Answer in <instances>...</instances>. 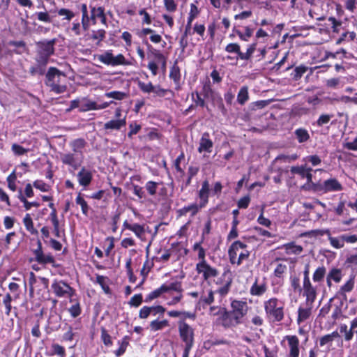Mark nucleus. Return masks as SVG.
<instances>
[{
  "instance_id": "nucleus-63",
  "label": "nucleus",
  "mask_w": 357,
  "mask_h": 357,
  "mask_svg": "<svg viewBox=\"0 0 357 357\" xmlns=\"http://www.w3.org/2000/svg\"><path fill=\"white\" fill-rule=\"evenodd\" d=\"M332 117H333L332 114H321L317 121V126H322L328 123Z\"/></svg>"
},
{
  "instance_id": "nucleus-15",
  "label": "nucleus",
  "mask_w": 357,
  "mask_h": 357,
  "mask_svg": "<svg viewBox=\"0 0 357 357\" xmlns=\"http://www.w3.org/2000/svg\"><path fill=\"white\" fill-rule=\"evenodd\" d=\"M172 285L176 286L177 289H172V291L176 292V295L173 296L169 301H167V305L169 306H175L178 304L183 299V288L181 285V282L178 281H175L172 282Z\"/></svg>"
},
{
  "instance_id": "nucleus-27",
  "label": "nucleus",
  "mask_w": 357,
  "mask_h": 357,
  "mask_svg": "<svg viewBox=\"0 0 357 357\" xmlns=\"http://www.w3.org/2000/svg\"><path fill=\"white\" fill-rule=\"evenodd\" d=\"M66 32L75 36H79L82 34V26L79 21L75 20L66 29Z\"/></svg>"
},
{
  "instance_id": "nucleus-52",
  "label": "nucleus",
  "mask_w": 357,
  "mask_h": 357,
  "mask_svg": "<svg viewBox=\"0 0 357 357\" xmlns=\"http://www.w3.org/2000/svg\"><path fill=\"white\" fill-rule=\"evenodd\" d=\"M11 149L15 155H22L29 151V149H24L17 144H13L12 145Z\"/></svg>"
},
{
  "instance_id": "nucleus-21",
  "label": "nucleus",
  "mask_w": 357,
  "mask_h": 357,
  "mask_svg": "<svg viewBox=\"0 0 357 357\" xmlns=\"http://www.w3.org/2000/svg\"><path fill=\"white\" fill-rule=\"evenodd\" d=\"M79 183L82 186H87L92 179V174L90 171L82 168L77 174Z\"/></svg>"
},
{
  "instance_id": "nucleus-46",
  "label": "nucleus",
  "mask_w": 357,
  "mask_h": 357,
  "mask_svg": "<svg viewBox=\"0 0 357 357\" xmlns=\"http://www.w3.org/2000/svg\"><path fill=\"white\" fill-rule=\"evenodd\" d=\"M164 6L169 13H174L177 9V3L175 0H163Z\"/></svg>"
},
{
  "instance_id": "nucleus-42",
  "label": "nucleus",
  "mask_w": 357,
  "mask_h": 357,
  "mask_svg": "<svg viewBox=\"0 0 357 357\" xmlns=\"http://www.w3.org/2000/svg\"><path fill=\"white\" fill-rule=\"evenodd\" d=\"M85 146L84 139H77L71 143V147L75 153H81Z\"/></svg>"
},
{
  "instance_id": "nucleus-17",
  "label": "nucleus",
  "mask_w": 357,
  "mask_h": 357,
  "mask_svg": "<svg viewBox=\"0 0 357 357\" xmlns=\"http://www.w3.org/2000/svg\"><path fill=\"white\" fill-rule=\"evenodd\" d=\"M55 43V39L49 41L40 42L37 43L38 47V53L45 54V56H50L54 54V45Z\"/></svg>"
},
{
  "instance_id": "nucleus-5",
  "label": "nucleus",
  "mask_w": 357,
  "mask_h": 357,
  "mask_svg": "<svg viewBox=\"0 0 357 357\" xmlns=\"http://www.w3.org/2000/svg\"><path fill=\"white\" fill-rule=\"evenodd\" d=\"M98 59L101 63L108 66H128L130 64L123 54H119L116 56H114L110 51L105 52V53L99 55Z\"/></svg>"
},
{
  "instance_id": "nucleus-19",
  "label": "nucleus",
  "mask_w": 357,
  "mask_h": 357,
  "mask_svg": "<svg viewBox=\"0 0 357 357\" xmlns=\"http://www.w3.org/2000/svg\"><path fill=\"white\" fill-rule=\"evenodd\" d=\"M100 19L102 24H106V17L105 15V10L102 7H91V20L95 24L96 20Z\"/></svg>"
},
{
  "instance_id": "nucleus-49",
  "label": "nucleus",
  "mask_w": 357,
  "mask_h": 357,
  "mask_svg": "<svg viewBox=\"0 0 357 357\" xmlns=\"http://www.w3.org/2000/svg\"><path fill=\"white\" fill-rule=\"evenodd\" d=\"M61 160L63 163L69 165H75L76 164V159L73 153H67L61 157Z\"/></svg>"
},
{
  "instance_id": "nucleus-54",
  "label": "nucleus",
  "mask_w": 357,
  "mask_h": 357,
  "mask_svg": "<svg viewBox=\"0 0 357 357\" xmlns=\"http://www.w3.org/2000/svg\"><path fill=\"white\" fill-rule=\"evenodd\" d=\"M298 158V156L297 154L280 155L275 158V160H281L284 162H290L291 161L296 160Z\"/></svg>"
},
{
  "instance_id": "nucleus-61",
  "label": "nucleus",
  "mask_w": 357,
  "mask_h": 357,
  "mask_svg": "<svg viewBox=\"0 0 357 357\" xmlns=\"http://www.w3.org/2000/svg\"><path fill=\"white\" fill-rule=\"evenodd\" d=\"M152 311V307L144 306L139 310V317L141 319H146L151 314Z\"/></svg>"
},
{
  "instance_id": "nucleus-3",
  "label": "nucleus",
  "mask_w": 357,
  "mask_h": 357,
  "mask_svg": "<svg viewBox=\"0 0 357 357\" xmlns=\"http://www.w3.org/2000/svg\"><path fill=\"white\" fill-rule=\"evenodd\" d=\"M284 305L275 298L264 302V310L268 317L275 321H281L284 317Z\"/></svg>"
},
{
  "instance_id": "nucleus-45",
  "label": "nucleus",
  "mask_w": 357,
  "mask_h": 357,
  "mask_svg": "<svg viewBox=\"0 0 357 357\" xmlns=\"http://www.w3.org/2000/svg\"><path fill=\"white\" fill-rule=\"evenodd\" d=\"M153 267V263L150 261L149 260H146L143 265V267L141 270V275L143 277V281L145 280L146 278L149 273L150 272L151 269Z\"/></svg>"
},
{
  "instance_id": "nucleus-33",
  "label": "nucleus",
  "mask_w": 357,
  "mask_h": 357,
  "mask_svg": "<svg viewBox=\"0 0 357 357\" xmlns=\"http://www.w3.org/2000/svg\"><path fill=\"white\" fill-rule=\"evenodd\" d=\"M248 88L245 86L241 88L237 96V101L241 105H244L248 100Z\"/></svg>"
},
{
  "instance_id": "nucleus-11",
  "label": "nucleus",
  "mask_w": 357,
  "mask_h": 357,
  "mask_svg": "<svg viewBox=\"0 0 357 357\" xmlns=\"http://www.w3.org/2000/svg\"><path fill=\"white\" fill-rule=\"evenodd\" d=\"M303 295L306 297L307 305H311L317 297V289L310 280L303 281Z\"/></svg>"
},
{
  "instance_id": "nucleus-57",
  "label": "nucleus",
  "mask_w": 357,
  "mask_h": 357,
  "mask_svg": "<svg viewBox=\"0 0 357 357\" xmlns=\"http://www.w3.org/2000/svg\"><path fill=\"white\" fill-rule=\"evenodd\" d=\"M15 180L16 174L15 172L13 171L7 178L8 188L13 191L16 190Z\"/></svg>"
},
{
  "instance_id": "nucleus-4",
  "label": "nucleus",
  "mask_w": 357,
  "mask_h": 357,
  "mask_svg": "<svg viewBox=\"0 0 357 357\" xmlns=\"http://www.w3.org/2000/svg\"><path fill=\"white\" fill-rule=\"evenodd\" d=\"M178 335L185 346H193L195 342L194 328L184 320L178 321Z\"/></svg>"
},
{
  "instance_id": "nucleus-18",
  "label": "nucleus",
  "mask_w": 357,
  "mask_h": 357,
  "mask_svg": "<svg viewBox=\"0 0 357 357\" xmlns=\"http://www.w3.org/2000/svg\"><path fill=\"white\" fill-rule=\"evenodd\" d=\"M126 125V119L124 116L122 119H112L104 125V128L105 130H119L121 128L124 127Z\"/></svg>"
},
{
  "instance_id": "nucleus-20",
  "label": "nucleus",
  "mask_w": 357,
  "mask_h": 357,
  "mask_svg": "<svg viewBox=\"0 0 357 357\" xmlns=\"http://www.w3.org/2000/svg\"><path fill=\"white\" fill-rule=\"evenodd\" d=\"M209 183L207 181H204L202 183V188L199 192V197L200 199V207H204L208 201Z\"/></svg>"
},
{
  "instance_id": "nucleus-2",
  "label": "nucleus",
  "mask_w": 357,
  "mask_h": 357,
  "mask_svg": "<svg viewBox=\"0 0 357 357\" xmlns=\"http://www.w3.org/2000/svg\"><path fill=\"white\" fill-rule=\"evenodd\" d=\"M247 245L239 241L233 243L229 249L230 261L233 264L240 265L246 260L250 252L246 250Z\"/></svg>"
},
{
  "instance_id": "nucleus-29",
  "label": "nucleus",
  "mask_w": 357,
  "mask_h": 357,
  "mask_svg": "<svg viewBox=\"0 0 357 357\" xmlns=\"http://www.w3.org/2000/svg\"><path fill=\"white\" fill-rule=\"evenodd\" d=\"M266 291V286L264 283L259 284L257 281L252 284L250 289V294L253 296H261Z\"/></svg>"
},
{
  "instance_id": "nucleus-26",
  "label": "nucleus",
  "mask_w": 357,
  "mask_h": 357,
  "mask_svg": "<svg viewBox=\"0 0 357 357\" xmlns=\"http://www.w3.org/2000/svg\"><path fill=\"white\" fill-rule=\"evenodd\" d=\"M169 321L167 319H155L150 322L149 327L151 331L155 332L169 326Z\"/></svg>"
},
{
  "instance_id": "nucleus-16",
  "label": "nucleus",
  "mask_w": 357,
  "mask_h": 357,
  "mask_svg": "<svg viewBox=\"0 0 357 357\" xmlns=\"http://www.w3.org/2000/svg\"><path fill=\"white\" fill-rule=\"evenodd\" d=\"M208 314L211 317L218 316V321L224 327L225 319L227 317V309L219 305H213L209 308Z\"/></svg>"
},
{
  "instance_id": "nucleus-14",
  "label": "nucleus",
  "mask_w": 357,
  "mask_h": 357,
  "mask_svg": "<svg viewBox=\"0 0 357 357\" xmlns=\"http://www.w3.org/2000/svg\"><path fill=\"white\" fill-rule=\"evenodd\" d=\"M213 143L210 139V135L208 132L202 134L199 139L198 152L200 153H210L212 151Z\"/></svg>"
},
{
  "instance_id": "nucleus-38",
  "label": "nucleus",
  "mask_w": 357,
  "mask_h": 357,
  "mask_svg": "<svg viewBox=\"0 0 357 357\" xmlns=\"http://www.w3.org/2000/svg\"><path fill=\"white\" fill-rule=\"evenodd\" d=\"M58 15L63 17V20L70 21L75 14L73 11L67 8H61L58 10Z\"/></svg>"
},
{
  "instance_id": "nucleus-24",
  "label": "nucleus",
  "mask_w": 357,
  "mask_h": 357,
  "mask_svg": "<svg viewBox=\"0 0 357 357\" xmlns=\"http://www.w3.org/2000/svg\"><path fill=\"white\" fill-rule=\"evenodd\" d=\"M339 337V333L337 331H333L330 334H327L321 337L319 339V344L321 347L327 346L328 347H330L333 341Z\"/></svg>"
},
{
  "instance_id": "nucleus-13",
  "label": "nucleus",
  "mask_w": 357,
  "mask_h": 357,
  "mask_svg": "<svg viewBox=\"0 0 357 357\" xmlns=\"http://www.w3.org/2000/svg\"><path fill=\"white\" fill-rule=\"evenodd\" d=\"M222 276L225 278L224 284L222 287H220V288H218L216 291H214L215 294L219 295V297H220L219 302L220 303H221L222 298L229 293L230 286L231 284V281H232L231 273L229 271H225Z\"/></svg>"
},
{
  "instance_id": "nucleus-48",
  "label": "nucleus",
  "mask_w": 357,
  "mask_h": 357,
  "mask_svg": "<svg viewBox=\"0 0 357 357\" xmlns=\"http://www.w3.org/2000/svg\"><path fill=\"white\" fill-rule=\"evenodd\" d=\"M311 172L312 169L310 168L307 172L305 174V178L307 179V183L303 185V189L310 190L314 186V184L312 183V174Z\"/></svg>"
},
{
  "instance_id": "nucleus-55",
  "label": "nucleus",
  "mask_w": 357,
  "mask_h": 357,
  "mask_svg": "<svg viewBox=\"0 0 357 357\" xmlns=\"http://www.w3.org/2000/svg\"><path fill=\"white\" fill-rule=\"evenodd\" d=\"M19 199L24 204V206L26 210H29L33 206H34V207L39 206V204L38 202H29L26 200V199L22 195H19Z\"/></svg>"
},
{
  "instance_id": "nucleus-30",
  "label": "nucleus",
  "mask_w": 357,
  "mask_h": 357,
  "mask_svg": "<svg viewBox=\"0 0 357 357\" xmlns=\"http://www.w3.org/2000/svg\"><path fill=\"white\" fill-rule=\"evenodd\" d=\"M311 307L309 306L308 307H306V308H303V307H299L298 308V319H297V322L298 324H301V322H303L305 321V320H307L310 314H311Z\"/></svg>"
},
{
  "instance_id": "nucleus-56",
  "label": "nucleus",
  "mask_w": 357,
  "mask_h": 357,
  "mask_svg": "<svg viewBox=\"0 0 357 357\" xmlns=\"http://www.w3.org/2000/svg\"><path fill=\"white\" fill-rule=\"evenodd\" d=\"M138 238H141L144 234V227L139 224H134L130 229Z\"/></svg>"
},
{
  "instance_id": "nucleus-10",
  "label": "nucleus",
  "mask_w": 357,
  "mask_h": 357,
  "mask_svg": "<svg viewBox=\"0 0 357 357\" xmlns=\"http://www.w3.org/2000/svg\"><path fill=\"white\" fill-rule=\"evenodd\" d=\"M160 65L162 69L166 68V58L157 52L154 54V60L151 61L148 64V68L151 71L153 75H156L158 73V66Z\"/></svg>"
},
{
  "instance_id": "nucleus-44",
  "label": "nucleus",
  "mask_w": 357,
  "mask_h": 357,
  "mask_svg": "<svg viewBox=\"0 0 357 357\" xmlns=\"http://www.w3.org/2000/svg\"><path fill=\"white\" fill-rule=\"evenodd\" d=\"M194 251L197 252V256L198 259H199V261H206L205 259V250L201 246L200 243H197L193 246Z\"/></svg>"
},
{
  "instance_id": "nucleus-25",
  "label": "nucleus",
  "mask_w": 357,
  "mask_h": 357,
  "mask_svg": "<svg viewBox=\"0 0 357 357\" xmlns=\"http://www.w3.org/2000/svg\"><path fill=\"white\" fill-rule=\"evenodd\" d=\"M324 188L326 191H340L342 188L337 180L331 178L324 181Z\"/></svg>"
},
{
  "instance_id": "nucleus-59",
  "label": "nucleus",
  "mask_w": 357,
  "mask_h": 357,
  "mask_svg": "<svg viewBox=\"0 0 357 357\" xmlns=\"http://www.w3.org/2000/svg\"><path fill=\"white\" fill-rule=\"evenodd\" d=\"M354 286V278L351 277L349 280L341 287V291L346 293L352 290Z\"/></svg>"
},
{
  "instance_id": "nucleus-8",
  "label": "nucleus",
  "mask_w": 357,
  "mask_h": 357,
  "mask_svg": "<svg viewBox=\"0 0 357 357\" xmlns=\"http://www.w3.org/2000/svg\"><path fill=\"white\" fill-rule=\"evenodd\" d=\"M196 270L199 274H202L205 280L215 278L218 275V271L211 266L206 261H199L196 265Z\"/></svg>"
},
{
  "instance_id": "nucleus-1",
  "label": "nucleus",
  "mask_w": 357,
  "mask_h": 357,
  "mask_svg": "<svg viewBox=\"0 0 357 357\" xmlns=\"http://www.w3.org/2000/svg\"><path fill=\"white\" fill-rule=\"evenodd\" d=\"M248 303L243 301L234 300L231 303V310H227V317L225 319L224 328L236 327L243 323V318L248 312Z\"/></svg>"
},
{
  "instance_id": "nucleus-39",
  "label": "nucleus",
  "mask_w": 357,
  "mask_h": 357,
  "mask_svg": "<svg viewBox=\"0 0 357 357\" xmlns=\"http://www.w3.org/2000/svg\"><path fill=\"white\" fill-rule=\"evenodd\" d=\"M158 185V183L151 181H148L145 184V189L151 196H155L156 195Z\"/></svg>"
},
{
  "instance_id": "nucleus-58",
  "label": "nucleus",
  "mask_w": 357,
  "mask_h": 357,
  "mask_svg": "<svg viewBox=\"0 0 357 357\" xmlns=\"http://www.w3.org/2000/svg\"><path fill=\"white\" fill-rule=\"evenodd\" d=\"M76 203L79 205H80L82 208V213L84 215L87 214L88 212V205L84 199V198L80 195H78V196L76 197Z\"/></svg>"
},
{
  "instance_id": "nucleus-12",
  "label": "nucleus",
  "mask_w": 357,
  "mask_h": 357,
  "mask_svg": "<svg viewBox=\"0 0 357 357\" xmlns=\"http://www.w3.org/2000/svg\"><path fill=\"white\" fill-rule=\"evenodd\" d=\"M287 341L289 357H299V340L296 335H287L284 337Z\"/></svg>"
},
{
  "instance_id": "nucleus-43",
  "label": "nucleus",
  "mask_w": 357,
  "mask_h": 357,
  "mask_svg": "<svg viewBox=\"0 0 357 357\" xmlns=\"http://www.w3.org/2000/svg\"><path fill=\"white\" fill-rule=\"evenodd\" d=\"M107 98H113L118 100H121L126 98L127 95L126 93L122 91H114L107 92L105 94Z\"/></svg>"
},
{
  "instance_id": "nucleus-47",
  "label": "nucleus",
  "mask_w": 357,
  "mask_h": 357,
  "mask_svg": "<svg viewBox=\"0 0 357 357\" xmlns=\"http://www.w3.org/2000/svg\"><path fill=\"white\" fill-rule=\"evenodd\" d=\"M107 278L102 275H97L96 277V282L101 286L105 293L108 294L109 292V288L107 284Z\"/></svg>"
},
{
  "instance_id": "nucleus-64",
  "label": "nucleus",
  "mask_w": 357,
  "mask_h": 357,
  "mask_svg": "<svg viewBox=\"0 0 357 357\" xmlns=\"http://www.w3.org/2000/svg\"><path fill=\"white\" fill-rule=\"evenodd\" d=\"M346 264L348 266L356 268H357V255H349L346 260Z\"/></svg>"
},
{
  "instance_id": "nucleus-50",
  "label": "nucleus",
  "mask_w": 357,
  "mask_h": 357,
  "mask_svg": "<svg viewBox=\"0 0 357 357\" xmlns=\"http://www.w3.org/2000/svg\"><path fill=\"white\" fill-rule=\"evenodd\" d=\"M328 21L330 23L329 25H331L333 31L335 33H338L340 31L342 22L333 17H329Z\"/></svg>"
},
{
  "instance_id": "nucleus-7",
  "label": "nucleus",
  "mask_w": 357,
  "mask_h": 357,
  "mask_svg": "<svg viewBox=\"0 0 357 357\" xmlns=\"http://www.w3.org/2000/svg\"><path fill=\"white\" fill-rule=\"evenodd\" d=\"M54 294L58 297L71 298L74 294V289L63 280H54L52 284Z\"/></svg>"
},
{
  "instance_id": "nucleus-9",
  "label": "nucleus",
  "mask_w": 357,
  "mask_h": 357,
  "mask_svg": "<svg viewBox=\"0 0 357 357\" xmlns=\"http://www.w3.org/2000/svg\"><path fill=\"white\" fill-rule=\"evenodd\" d=\"M172 289H177L176 286L172 285V282L169 283H164L158 289L150 292L146 297L145 301L149 302L151 301L165 293L171 294Z\"/></svg>"
},
{
  "instance_id": "nucleus-62",
  "label": "nucleus",
  "mask_w": 357,
  "mask_h": 357,
  "mask_svg": "<svg viewBox=\"0 0 357 357\" xmlns=\"http://www.w3.org/2000/svg\"><path fill=\"white\" fill-rule=\"evenodd\" d=\"M68 311L73 317H77L81 313V309L78 303H74L69 309Z\"/></svg>"
},
{
  "instance_id": "nucleus-6",
  "label": "nucleus",
  "mask_w": 357,
  "mask_h": 357,
  "mask_svg": "<svg viewBox=\"0 0 357 357\" xmlns=\"http://www.w3.org/2000/svg\"><path fill=\"white\" fill-rule=\"evenodd\" d=\"M59 74L55 68H50L47 73V84L51 88V90L56 93H61L66 91V86L61 84L56 83V79L59 78Z\"/></svg>"
},
{
  "instance_id": "nucleus-41",
  "label": "nucleus",
  "mask_w": 357,
  "mask_h": 357,
  "mask_svg": "<svg viewBox=\"0 0 357 357\" xmlns=\"http://www.w3.org/2000/svg\"><path fill=\"white\" fill-rule=\"evenodd\" d=\"M295 134L300 143H303L307 141L310 137L307 131L305 129H297L295 131Z\"/></svg>"
},
{
  "instance_id": "nucleus-37",
  "label": "nucleus",
  "mask_w": 357,
  "mask_h": 357,
  "mask_svg": "<svg viewBox=\"0 0 357 357\" xmlns=\"http://www.w3.org/2000/svg\"><path fill=\"white\" fill-rule=\"evenodd\" d=\"M169 77L172 79L175 83L178 84L181 79L180 68L174 63L170 69Z\"/></svg>"
},
{
  "instance_id": "nucleus-28",
  "label": "nucleus",
  "mask_w": 357,
  "mask_h": 357,
  "mask_svg": "<svg viewBox=\"0 0 357 357\" xmlns=\"http://www.w3.org/2000/svg\"><path fill=\"white\" fill-rule=\"evenodd\" d=\"M283 248L287 255H299L303 251L302 246L296 245L293 243L284 245Z\"/></svg>"
},
{
  "instance_id": "nucleus-34",
  "label": "nucleus",
  "mask_w": 357,
  "mask_h": 357,
  "mask_svg": "<svg viewBox=\"0 0 357 357\" xmlns=\"http://www.w3.org/2000/svg\"><path fill=\"white\" fill-rule=\"evenodd\" d=\"M244 33L241 32V31L236 30V33L238 35L241 40L243 41H248L253 34V29L250 26H247L244 28Z\"/></svg>"
},
{
  "instance_id": "nucleus-60",
  "label": "nucleus",
  "mask_w": 357,
  "mask_h": 357,
  "mask_svg": "<svg viewBox=\"0 0 357 357\" xmlns=\"http://www.w3.org/2000/svg\"><path fill=\"white\" fill-rule=\"evenodd\" d=\"M130 131L128 133V137L131 138L132 135H136L140 130L141 126L137 123H131L129 125Z\"/></svg>"
},
{
  "instance_id": "nucleus-53",
  "label": "nucleus",
  "mask_w": 357,
  "mask_h": 357,
  "mask_svg": "<svg viewBox=\"0 0 357 357\" xmlns=\"http://www.w3.org/2000/svg\"><path fill=\"white\" fill-rule=\"evenodd\" d=\"M33 186L42 192L49 191L50 187L49 185L45 183L44 181L40 180H36L33 182Z\"/></svg>"
},
{
  "instance_id": "nucleus-40",
  "label": "nucleus",
  "mask_w": 357,
  "mask_h": 357,
  "mask_svg": "<svg viewBox=\"0 0 357 357\" xmlns=\"http://www.w3.org/2000/svg\"><path fill=\"white\" fill-rule=\"evenodd\" d=\"M309 169L310 168L306 167L305 165L293 166L291 168V172L292 174H297L303 178H305V174L307 172Z\"/></svg>"
},
{
  "instance_id": "nucleus-22",
  "label": "nucleus",
  "mask_w": 357,
  "mask_h": 357,
  "mask_svg": "<svg viewBox=\"0 0 357 357\" xmlns=\"http://www.w3.org/2000/svg\"><path fill=\"white\" fill-rule=\"evenodd\" d=\"M215 291L212 289H207L206 291H203L202 294L200 296L199 298V304L202 305H209L214 302L215 298Z\"/></svg>"
},
{
  "instance_id": "nucleus-51",
  "label": "nucleus",
  "mask_w": 357,
  "mask_h": 357,
  "mask_svg": "<svg viewBox=\"0 0 357 357\" xmlns=\"http://www.w3.org/2000/svg\"><path fill=\"white\" fill-rule=\"evenodd\" d=\"M138 86L144 93H151L153 91V85L151 82L144 83L142 81H138Z\"/></svg>"
},
{
  "instance_id": "nucleus-35",
  "label": "nucleus",
  "mask_w": 357,
  "mask_h": 357,
  "mask_svg": "<svg viewBox=\"0 0 357 357\" xmlns=\"http://www.w3.org/2000/svg\"><path fill=\"white\" fill-rule=\"evenodd\" d=\"M199 14V10L198 9L197 6L195 3L190 4V9L188 13V26L190 25H192V21L197 17V16Z\"/></svg>"
},
{
  "instance_id": "nucleus-32",
  "label": "nucleus",
  "mask_w": 357,
  "mask_h": 357,
  "mask_svg": "<svg viewBox=\"0 0 357 357\" xmlns=\"http://www.w3.org/2000/svg\"><path fill=\"white\" fill-rule=\"evenodd\" d=\"M24 225L27 231H29L31 234H37L38 231L33 227V222L30 214L27 213L23 218Z\"/></svg>"
},
{
  "instance_id": "nucleus-36",
  "label": "nucleus",
  "mask_w": 357,
  "mask_h": 357,
  "mask_svg": "<svg viewBox=\"0 0 357 357\" xmlns=\"http://www.w3.org/2000/svg\"><path fill=\"white\" fill-rule=\"evenodd\" d=\"M327 276L334 282L338 283L341 281L342 278V271L339 268H333L331 269Z\"/></svg>"
},
{
  "instance_id": "nucleus-23",
  "label": "nucleus",
  "mask_w": 357,
  "mask_h": 357,
  "mask_svg": "<svg viewBox=\"0 0 357 357\" xmlns=\"http://www.w3.org/2000/svg\"><path fill=\"white\" fill-rule=\"evenodd\" d=\"M321 234H326L328 236V239L330 242V245L333 248L341 249L344 247L342 242V239L340 238V236L337 237L332 236L328 229L321 231Z\"/></svg>"
},
{
  "instance_id": "nucleus-31",
  "label": "nucleus",
  "mask_w": 357,
  "mask_h": 357,
  "mask_svg": "<svg viewBox=\"0 0 357 357\" xmlns=\"http://www.w3.org/2000/svg\"><path fill=\"white\" fill-rule=\"evenodd\" d=\"M326 273V268L324 266H319L314 271L312 275V280L314 282H321Z\"/></svg>"
}]
</instances>
